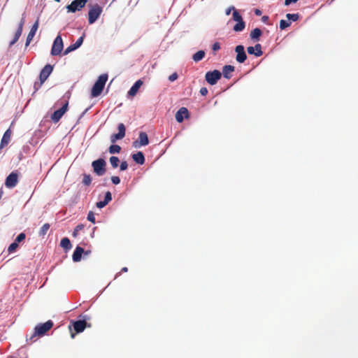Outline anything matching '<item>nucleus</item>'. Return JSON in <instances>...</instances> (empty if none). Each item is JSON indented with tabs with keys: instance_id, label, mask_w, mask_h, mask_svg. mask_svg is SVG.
I'll use <instances>...</instances> for the list:
<instances>
[{
	"instance_id": "obj_1",
	"label": "nucleus",
	"mask_w": 358,
	"mask_h": 358,
	"mask_svg": "<svg viewBox=\"0 0 358 358\" xmlns=\"http://www.w3.org/2000/svg\"><path fill=\"white\" fill-rule=\"evenodd\" d=\"M53 327V322L52 320H48L45 323L39 324L36 326L34 329V332L31 334L29 338L27 337V341H30L31 343H33L36 341V336H43L45 335L46 332H48L52 327Z\"/></svg>"
},
{
	"instance_id": "obj_2",
	"label": "nucleus",
	"mask_w": 358,
	"mask_h": 358,
	"mask_svg": "<svg viewBox=\"0 0 358 358\" xmlns=\"http://www.w3.org/2000/svg\"><path fill=\"white\" fill-rule=\"evenodd\" d=\"M107 80V74H101L99 76L97 80L95 82L91 90L92 97H96L101 94L104 88Z\"/></svg>"
},
{
	"instance_id": "obj_3",
	"label": "nucleus",
	"mask_w": 358,
	"mask_h": 358,
	"mask_svg": "<svg viewBox=\"0 0 358 358\" xmlns=\"http://www.w3.org/2000/svg\"><path fill=\"white\" fill-rule=\"evenodd\" d=\"M86 327L87 322L85 320L71 321L69 326L71 338H73L76 334L83 332Z\"/></svg>"
},
{
	"instance_id": "obj_4",
	"label": "nucleus",
	"mask_w": 358,
	"mask_h": 358,
	"mask_svg": "<svg viewBox=\"0 0 358 358\" xmlns=\"http://www.w3.org/2000/svg\"><path fill=\"white\" fill-rule=\"evenodd\" d=\"M92 166L94 172L99 176H103L106 172V162L103 159L93 161Z\"/></svg>"
},
{
	"instance_id": "obj_5",
	"label": "nucleus",
	"mask_w": 358,
	"mask_h": 358,
	"mask_svg": "<svg viewBox=\"0 0 358 358\" xmlns=\"http://www.w3.org/2000/svg\"><path fill=\"white\" fill-rule=\"evenodd\" d=\"M102 13V8L95 4L92 6L88 13V22L90 24H93L100 16Z\"/></svg>"
},
{
	"instance_id": "obj_6",
	"label": "nucleus",
	"mask_w": 358,
	"mask_h": 358,
	"mask_svg": "<svg viewBox=\"0 0 358 358\" xmlns=\"http://www.w3.org/2000/svg\"><path fill=\"white\" fill-rule=\"evenodd\" d=\"M233 20L237 23L234 26L233 30L236 32L242 31L245 27V22L243 21L242 16L237 11L234 10L232 15Z\"/></svg>"
},
{
	"instance_id": "obj_7",
	"label": "nucleus",
	"mask_w": 358,
	"mask_h": 358,
	"mask_svg": "<svg viewBox=\"0 0 358 358\" xmlns=\"http://www.w3.org/2000/svg\"><path fill=\"white\" fill-rule=\"evenodd\" d=\"M221 77L222 73L218 70L208 71L205 75L206 82L211 85H215Z\"/></svg>"
},
{
	"instance_id": "obj_8",
	"label": "nucleus",
	"mask_w": 358,
	"mask_h": 358,
	"mask_svg": "<svg viewBox=\"0 0 358 358\" xmlns=\"http://www.w3.org/2000/svg\"><path fill=\"white\" fill-rule=\"evenodd\" d=\"M86 3L87 0H74L66 6L67 11L71 13L79 11L85 7Z\"/></svg>"
},
{
	"instance_id": "obj_9",
	"label": "nucleus",
	"mask_w": 358,
	"mask_h": 358,
	"mask_svg": "<svg viewBox=\"0 0 358 358\" xmlns=\"http://www.w3.org/2000/svg\"><path fill=\"white\" fill-rule=\"evenodd\" d=\"M68 106L69 102L66 101L64 105L60 108L59 109L55 110L51 115V120L57 123L59 121V120L62 118V117L64 115V114L68 110Z\"/></svg>"
},
{
	"instance_id": "obj_10",
	"label": "nucleus",
	"mask_w": 358,
	"mask_h": 358,
	"mask_svg": "<svg viewBox=\"0 0 358 358\" xmlns=\"http://www.w3.org/2000/svg\"><path fill=\"white\" fill-rule=\"evenodd\" d=\"M63 49V41L61 36L58 35L52 44L51 54L52 55H58L61 53Z\"/></svg>"
},
{
	"instance_id": "obj_11",
	"label": "nucleus",
	"mask_w": 358,
	"mask_h": 358,
	"mask_svg": "<svg viewBox=\"0 0 358 358\" xmlns=\"http://www.w3.org/2000/svg\"><path fill=\"white\" fill-rule=\"evenodd\" d=\"M52 66L50 64H47L43 67V69L41 70L40 73V83L38 84V87H40L43 85V83L47 80V78L52 73Z\"/></svg>"
},
{
	"instance_id": "obj_12",
	"label": "nucleus",
	"mask_w": 358,
	"mask_h": 358,
	"mask_svg": "<svg viewBox=\"0 0 358 358\" xmlns=\"http://www.w3.org/2000/svg\"><path fill=\"white\" fill-rule=\"evenodd\" d=\"M18 182V173L17 171H13L6 178L5 185L6 187L13 188L17 185Z\"/></svg>"
},
{
	"instance_id": "obj_13",
	"label": "nucleus",
	"mask_w": 358,
	"mask_h": 358,
	"mask_svg": "<svg viewBox=\"0 0 358 358\" xmlns=\"http://www.w3.org/2000/svg\"><path fill=\"white\" fill-rule=\"evenodd\" d=\"M235 52H236V59L238 63H243L246 59L247 55L245 52L243 45H238L235 48Z\"/></svg>"
},
{
	"instance_id": "obj_14",
	"label": "nucleus",
	"mask_w": 358,
	"mask_h": 358,
	"mask_svg": "<svg viewBox=\"0 0 358 358\" xmlns=\"http://www.w3.org/2000/svg\"><path fill=\"white\" fill-rule=\"evenodd\" d=\"M38 26H39V20L37 19L36 21L34 22V24L32 25L31 30L27 35L26 43H25L26 46H28L30 44V43L31 42V41L33 40V38L34 37V36L36 34V32L38 28Z\"/></svg>"
},
{
	"instance_id": "obj_15",
	"label": "nucleus",
	"mask_w": 358,
	"mask_h": 358,
	"mask_svg": "<svg viewBox=\"0 0 358 358\" xmlns=\"http://www.w3.org/2000/svg\"><path fill=\"white\" fill-rule=\"evenodd\" d=\"M138 139V141H136L134 142V146L136 148L139 146H145L149 143L148 136L145 132H140Z\"/></svg>"
},
{
	"instance_id": "obj_16",
	"label": "nucleus",
	"mask_w": 358,
	"mask_h": 358,
	"mask_svg": "<svg viewBox=\"0 0 358 358\" xmlns=\"http://www.w3.org/2000/svg\"><path fill=\"white\" fill-rule=\"evenodd\" d=\"M189 117V111L185 107L180 108L176 113V120L178 122H182L184 118Z\"/></svg>"
},
{
	"instance_id": "obj_17",
	"label": "nucleus",
	"mask_w": 358,
	"mask_h": 358,
	"mask_svg": "<svg viewBox=\"0 0 358 358\" xmlns=\"http://www.w3.org/2000/svg\"><path fill=\"white\" fill-rule=\"evenodd\" d=\"M247 51L249 55H255L256 57H260L263 55L262 45L259 43H257L254 47H248Z\"/></svg>"
},
{
	"instance_id": "obj_18",
	"label": "nucleus",
	"mask_w": 358,
	"mask_h": 358,
	"mask_svg": "<svg viewBox=\"0 0 358 358\" xmlns=\"http://www.w3.org/2000/svg\"><path fill=\"white\" fill-rule=\"evenodd\" d=\"M11 135L12 131L10 129H8L3 134V136L1 138L0 148H4L9 143V142L10 141Z\"/></svg>"
},
{
	"instance_id": "obj_19",
	"label": "nucleus",
	"mask_w": 358,
	"mask_h": 358,
	"mask_svg": "<svg viewBox=\"0 0 358 358\" xmlns=\"http://www.w3.org/2000/svg\"><path fill=\"white\" fill-rule=\"evenodd\" d=\"M142 85L143 81L141 80H138L129 90L128 95L131 96H135Z\"/></svg>"
},
{
	"instance_id": "obj_20",
	"label": "nucleus",
	"mask_w": 358,
	"mask_h": 358,
	"mask_svg": "<svg viewBox=\"0 0 358 358\" xmlns=\"http://www.w3.org/2000/svg\"><path fill=\"white\" fill-rule=\"evenodd\" d=\"M84 252V249L80 246H77L73 252L72 259L73 262H78L81 259L82 254Z\"/></svg>"
},
{
	"instance_id": "obj_21",
	"label": "nucleus",
	"mask_w": 358,
	"mask_h": 358,
	"mask_svg": "<svg viewBox=\"0 0 358 358\" xmlns=\"http://www.w3.org/2000/svg\"><path fill=\"white\" fill-rule=\"evenodd\" d=\"M234 71V66L231 65H225L222 69V74L227 79L231 78V73Z\"/></svg>"
},
{
	"instance_id": "obj_22",
	"label": "nucleus",
	"mask_w": 358,
	"mask_h": 358,
	"mask_svg": "<svg viewBox=\"0 0 358 358\" xmlns=\"http://www.w3.org/2000/svg\"><path fill=\"white\" fill-rule=\"evenodd\" d=\"M131 157L133 160L140 165H142L145 163L144 155L141 151L138 152L137 153L133 154Z\"/></svg>"
},
{
	"instance_id": "obj_23",
	"label": "nucleus",
	"mask_w": 358,
	"mask_h": 358,
	"mask_svg": "<svg viewBox=\"0 0 358 358\" xmlns=\"http://www.w3.org/2000/svg\"><path fill=\"white\" fill-rule=\"evenodd\" d=\"M262 30L259 28L254 29L250 34V37L252 40L255 41H259V38L262 36Z\"/></svg>"
},
{
	"instance_id": "obj_24",
	"label": "nucleus",
	"mask_w": 358,
	"mask_h": 358,
	"mask_svg": "<svg viewBox=\"0 0 358 358\" xmlns=\"http://www.w3.org/2000/svg\"><path fill=\"white\" fill-rule=\"evenodd\" d=\"M60 245L66 251L70 250L72 247L70 240L65 237L63 238L60 242Z\"/></svg>"
},
{
	"instance_id": "obj_25",
	"label": "nucleus",
	"mask_w": 358,
	"mask_h": 358,
	"mask_svg": "<svg viewBox=\"0 0 358 358\" xmlns=\"http://www.w3.org/2000/svg\"><path fill=\"white\" fill-rule=\"evenodd\" d=\"M22 27H20V29H17V31L15 33L13 39L10 42V44H9L10 47L13 46L14 44H15L17 43V41L19 40L20 36L22 35Z\"/></svg>"
},
{
	"instance_id": "obj_26",
	"label": "nucleus",
	"mask_w": 358,
	"mask_h": 358,
	"mask_svg": "<svg viewBox=\"0 0 358 358\" xmlns=\"http://www.w3.org/2000/svg\"><path fill=\"white\" fill-rule=\"evenodd\" d=\"M205 56V52L203 50H199L193 55L192 59L194 62H198L203 59Z\"/></svg>"
},
{
	"instance_id": "obj_27",
	"label": "nucleus",
	"mask_w": 358,
	"mask_h": 358,
	"mask_svg": "<svg viewBox=\"0 0 358 358\" xmlns=\"http://www.w3.org/2000/svg\"><path fill=\"white\" fill-rule=\"evenodd\" d=\"M50 225L48 223L44 224L39 230L40 236H44L50 229Z\"/></svg>"
},
{
	"instance_id": "obj_28",
	"label": "nucleus",
	"mask_w": 358,
	"mask_h": 358,
	"mask_svg": "<svg viewBox=\"0 0 358 358\" xmlns=\"http://www.w3.org/2000/svg\"><path fill=\"white\" fill-rule=\"evenodd\" d=\"M121 147L118 145H112L108 148V151L110 154L119 153Z\"/></svg>"
},
{
	"instance_id": "obj_29",
	"label": "nucleus",
	"mask_w": 358,
	"mask_h": 358,
	"mask_svg": "<svg viewBox=\"0 0 358 358\" xmlns=\"http://www.w3.org/2000/svg\"><path fill=\"white\" fill-rule=\"evenodd\" d=\"M120 160L117 157L112 156L110 157V163L113 168L115 169L118 166Z\"/></svg>"
},
{
	"instance_id": "obj_30",
	"label": "nucleus",
	"mask_w": 358,
	"mask_h": 358,
	"mask_svg": "<svg viewBox=\"0 0 358 358\" xmlns=\"http://www.w3.org/2000/svg\"><path fill=\"white\" fill-rule=\"evenodd\" d=\"M92 182V178L90 175L88 174H83V184L89 186Z\"/></svg>"
},
{
	"instance_id": "obj_31",
	"label": "nucleus",
	"mask_w": 358,
	"mask_h": 358,
	"mask_svg": "<svg viewBox=\"0 0 358 358\" xmlns=\"http://www.w3.org/2000/svg\"><path fill=\"white\" fill-rule=\"evenodd\" d=\"M286 17L289 20H292V21L295 22V21H297L299 20V15L298 13H293V14L287 13L286 15Z\"/></svg>"
},
{
	"instance_id": "obj_32",
	"label": "nucleus",
	"mask_w": 358,
	"mask_h": 358,
	"mask_svg": "<svg viewBox=\"0 0 358 358\" xmlns=\"http://www.w3.org/2000/svg\"><path fill=\"white\" fill-rule=\"evenodd\" d=\"M291 24V22L289 21H287L285 20H281L280 21V29L283 30L286 28L289 27Z\"/></svg>"
},
{
	"instance_id": "obj_33",
	"label": "nucleus",
	"mask_w": 358,
	"mask_h": 358,
	"mask_svg": "<svg viewBox=\"0 0 358 358\" xmlns=\"http://www.w3.org/2000/svg\"><path fill=\"white\" fill-rule=\"evenodd\" d=\"M118 134H120L122 136L124 137L125 136V126L123 123H120L118 124Z\"/></svg>"
},
{
	"instance_id": "obj_34",
	"label": "nucleus",
	"mask_w": 358,
	"mask_h": 358,
	"mask_svg": "<svg viewBox=\"0 0 358 358\" xmlns=\"http://www.w3.org/2000/svg\"><path fill=\"white\" fill-rule=\"evenodd\" d=\"M17 248H18V243L17 242L14 241L9 245V247L8 248V251L9 253L13 252L14 251H15V250Z\"/></svg>"
},
{
	"instance_id": "obj_35",
	"label": "nucleus",
	"mask_w": 358,
	"mask_h": 358,
	"mask_svg": "<svg viewBox=\"0 0 358 358\" xmlns=\"http://www.w3.org/2000/svg\"><path fill=\"white\" fill-rule=\"evenodd\" d=\"M83 228L84 225L82 224L77 225L73 231V236L76 237L78 235V232L80 230L83 229Z\"/></svg>"
},
{
	"instance_id": "obj_36",
	"label": "nucleus",
	"mask_w": 358,
	"mask_h": 358,
	"mask_svg": "<svg viewBox=\"0 0 358 358\" xmlns=\"http://www.w3.org/2000/svg\"><path fill=\"white\" fill-rule=\"evenodd\" d=\"M124 137L122 136L120 134H113L110 137V141L112 143H115L117 140H119V139H122Z\"/></svg>"
},
{
	"instance_id": "obj_37",
	"label": "nucleus",
	"mask_w": 358,
	"mask_h": 358,
	"mask_svg": "<svg viewBox=\"0 0 358 358\" xmlns=\"http://www.w3.org/2000/svg\"><path fill=\"white\" fill-rule=\"evenodd\" d=\"M77 48L76 47H74V45L73 44H71V45H69L64 52V55H68L69 52L76 50Z\"/></svg>"
},
{
	"instance_id": "obj_38",
	"label": "nucleus",
	"mask_w": 358,
	"mask_h": 358,
	"mask_svg": "<svg viewBox=\"0 0 358 358\" xmlns=\"http://www.w3.org/2000/svg\"><path fill=\"white\" fill-rule=\"evenodd\" d=\"M25 234L20 233L15 238V241L18 243H20L21 241H24L25 239Z\"/></svg>"
},
{
	"instance_id": "obj_39",
	"label": "nucleus",
	"mask_w": 358,
	"mask_h": 358,
	"mask_svg": "<svg viewBox=\"0 0 358 358\" xmlns=\"http://www.w3.org/2000/svg\"><path fill=\"white\" fill-rule=\"evenodd\" d=\"M111 200H112V194L108 191L105 194V197H104L103 201L106 202V203L108 204Z\"/></svg>"
},
{
	"instance_id": "obj_40",
	"label": "nucleus",
	"mask_w": 358,
	"mask_h": 358,
	"mask_svg": "<svg viewBox=\"0 0 358 358\" xmlns=\"http://www.w3.org/2000/svg\"><path fill=\"white\" fill-rule=\"evenodd\" d=\"M87 220L92 223H95V217L92 211L89 212L87 215Z\"/></svg>"
},
{
	"instance_id": "obj_41",
	"label": "nucleus",
	"mask_w": 358,
	"mask_h": 358,
	"mask_svg": "<svg viewBox=\"0 0 358 358\" xmlns=\"http://www.w3.org/2000/svg\"><path fill=\"white\" fill-rule=\"evenodd\" d=\"M83 38H84V36H80V38L76 41V42L75 43H73L74 47H76V48H78L82 45V43H83Z\"/></svg>"
},
{
	"instance_id": "obj_42",
	"label": "nucleus",
	"mask_w": 358,
	"mask_h": 358,
	"mask_svg": "<svg viewBox=\"0 0 358 358\" xmlns=\"http://www.w3.org/2000/svg\"><path fill=\"white\" fill-rule=\"evenodd\" d=\"M178 77V73H172L171 75L169 76V80L171 81V82H173L176 80H177Z\"/></svg>"
},
{
	"instance_id": "obj_43",
	"label": "nucleus",
	"mask_w": 358,
	"mask_h": 358,
	"mask_svg": "<svg viewBox=\"0 0 358 358\" xmlns=\"http://www.w3.org/2000/svg\"><path fill=\"white\" fill-rule=\"evenodd\" d=\"M111 181L114 185H118L120 182V179L118 176H112Z\"/></svg>"
},
{
	"instance_id": "obj_44",
	"label": "nucleus",
	"mask_w": 358,
	"mask_h": 358,
	"mask_svg": "<svg viewBox=\"0 0 358 358\" xmlns=\"http://www.w3.org/2000/svg\"><path fill=\"white\" fill-rule=\"evenodd\" d=\"M127 167H128V164L126 161H123L121 162L120 166L121 171H125L127 169Z\"/></svg>"
},
{
	"instance_id": "obj_45",
	"label": "nucleus",
	"mask_w": 358,
	"mask_h": 358,
	"mask_svg": "<svg viewBox=\"0 0 358 358\" xmlns=\"http://www.w3.org/2000/svg\"><path fill=\"white\" fill-rule=\"evenodd\" d=\"M106 205H107L106 202H105L103 201H100L96 203V207L99 208H102L104 206H106Z\"/></svg>"
},
{
	"instance_id": "obj_46",
	"label": "nucleus",
	"mask_w": 358,
	"mask_h": 358,
	"mask_svg": "<svg viewBox=\"0 0 358 358\" xmlns=\"http://www.w3.org/2000/svg\"><path fill=\"white\" fill-rule=\"evenodd\" d=\"M212 49L213 51H217L218 50L220 49V45L218 42H215V43H213V46H212Z\"/></svg>"
},
{
	"instance_id": "obj_47",
	"label": "nucleus",
	"mask_w": 358,
	"mask_h": 358,
	"mask_svg": "<svg viewBox=\"0 0 358 358\" xmlns=\"http://www.w3.org/2000/svg\"><path fill=\"white\" fill-rule=\"evenodd\" d=\"M234 10H236V9H235V8H234V6H230V7H229L228 8H227V9H226V10H225V14H226L227 15H230V13H231V12L232 10H233V12H234Z\"/></svg>"
},
{
	"instance_id": "obj_48",
	"label": "nucleus",
	"mask_w": 358,
	"mask_h": 358,
	"mask_svg": "<svg viewBox=\"0 0 358 358\" xmlns=\"http://www.w3.org/2000/svg\"><path fill=\"white\" fill-rule=\"evenodd\" d=\"M208 89L206 87H201L200 89V94L202 96H206L208 94Z\"/></svg>"
},
{
	"instance_id": "obj_49",
	"label": "nucleus",
	"mask_w": 358,
	"mask_h": 358,
	"mask_svg": "<svg viewBox=\"0 0 358 358\" xmlns=\"http://www.w3.org/2000/svg\"><path fill=\"white\" fill-rule=\"evenodd\" d=\"M297 1H298V0H285V6H289L291 3H296Z\"/></svg>"
},
{
	"instance_id": "obj_50",
	"label": "nucleus",
	"mask_w": 358,
	"mask_h": 358,
	"mask_svg": "<svg viewBox=\"0 0 358 358\" xmlns=\"http://www.w3.org/2000/svg\"><path fill=\"white\" fill-rule=\"evenodd\" d=\"M24 18H22L20 24H19V26H18V28L17 29H20V27H22V31H23V26H24Z\"/></svg>"
},
{
	"instance_id": "obj_51",
	"label": "nucleus",
	"mask_w": 358,
	"mask_h": 358,
	"mask_svg": "<svg viewBox=\"0 0 358 358\" xmlns=\"http://www.w3.org/2000/svg\"><path fill=\"white\" fill-rule=\"evenodd\" d=\"M268 16L267 15H264L262 17V21L264 23H266L268 20Z\"/></svg>"
},
{
	"instance_id": "obj_52",
	"label": "nucleus",
	"mask_w": 358,
	"mask_h": 358,
	"mask_svg": "<svg viewBox=\"0 0 358 358\" xmlns=\"http://www.w3.org/2000/svg\"><path fill=\"white\" fill-rule=\"evenodd\" d=\"M255 13L256 15L259 16V15H262V11L260 10H259V9H256L255 10Z\"/></svg>"
},
{
	"instance_id": "obj_53",
	"label": "nucleus",
	"mask_w": 358,
	"mask_h": 358,
	"mask_svg": "<svg viewBox=\"0 0 358 358\" xmlns=\"http://www.w3.org/2000/svg\"><path fill=\"white\" fill-rule=\"evenodd\" d=\"M127 271H128V268L127 267H123L121 269V272H127Z\"/></svg>"
},
{
	"instance_id": "obj_54",
	"label": "nucleus",
	"mask_w": 358,
	"mask_h": 358,
	"mask_svg": "<svg viewBox=\"0 0 358 358\" xmlns=\"http://www.w3.org/2000/svg\"><path fill=\"white\" fill-rule=\"evenodd\" d=\"M38 85V84H37L36 83L34 84V87H35V88H36V85Z\"/></svg>"
},
{
	"instance_id": "obj_55",
	"label": "nucleus",
	"mask_w": 358,
	"mask_h": 358,
	"mask_svg": "<svg viewBox=\"0 0 358 358\" xmlns=\"http://www.w3.org/2000/svg\"><path fill=\"white\" fill-rule=\"evenodd\" d=\"M55 1H57V2H59L60 1V0H55Z\"/></svg>"
}]
</instances>
